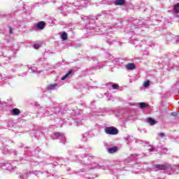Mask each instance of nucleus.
<instances>
[{"label": "nucleus", "instance_id": "nucleus-1", "mask_svg": "<svg viewBox=\"0 0 179 179\" xmlns=\"http://www.w3.org/2000/svg\"><path fill=\"white\" fill-rule=\"evenodd\" d=\"M105 134L107 135H117L118 134V129L115 127H106L105 128Z\"/></svg>", "mask_w": 179, "mask_h": 179}, {"label": "nucleus", "instance_id": "nucleus-2", "mask_svg": "<svg viewBox=\"0 0 179 179\" xmlns=\"http://www.w3.org/2000/svg\"><path fill=\"white\" fill-rule=\"evenodd\" d=\"M55 136H56L58 139H59L62 143H64L66 138H65V135L64 134H61L59 132L55 133Z\"/></svg>", "mask_w": 179, "mask_h": 179}, {"label": "nucleus", "instance_id": "nucleus-3", "mask_svg": "<svg viewBox=\"0 0 179 179\" xmlns=\"http://www.w3.org/2000/svg\"><path fill=\"white\" fill-rule=\"evenodd\" d=\"M37 29H38L39 30H43V29H44V27H45V22L43 21H41L39 22L37 25H36Z\"/></svg>", "mask_w": 179, "mask_h": 179}, {"label": "nucleus", "instance_id": "nucleus-4", "mask_svg": "<svg viewBox=\"0 0 179 179\" xmlns=\"http://www.w3.org/2000/svg\"><path fill=\"white\" fill-rule=\"evenodd\" d=\"M125 68L127 71H132L135 69V64L134 63H129L125 66Z\"/></svg>", "mask_w": 179, "mask_h": 179}, {"label": "nucleus", "instance_id": "nucleus-5", "mask_svg": "<svg viewBox=\"0 0 179 179\" xmlns=\"http://www.w3.org/2000/svg\"><path fill=\"white\" fill-rule=\"evenodd\" d=\"M146 122H148V124H150V125H156V120H155L152 117L147 118Z\"/></svg>", "mask_w": 179, "mask_h": 179}, {"label": "nucleus", "instance_id": "nucleus-6", "mask_svg": "<svg viewBox=\"0 0 179 179\" xmlns=\"http://www.w3.org/2000/svg\"><path fill=\"white\" fill-rule=\"evenodd\" d=\"M125 3V0H115V5L117 6H122Z\"/></svg>", "mask_w": 179, "mask_h": 179}, {"label": "nucleus", "instance_id": "nucleus-7", "mask_svg": "<svg viewBox=\"0 0 179 179\" xmlns=\"http://www.w3.org/2000/svg\"><path fill=\"white\" fill-rule=\"evenodd\" d=\"M30 174H33V172H29L27 173H22L20 176V179H27V178H29V176H30Z\"/></svg>", "mask_w": 179, "mask_h": 179}, {"label": "nucleus", "instance_id": "nucleus-8", "mask_svg": "<svg viewBox=\"0 0 179 179\" xmlns=\"http://www.w3.org/2000/svg\"><path fill=\"white\" fill-rule=\"evenodd\" d=\"M117 150H118V148L117 147L110 148L108 149V152L113 154V153H115Z\"/></svg>", "mask_w": 179, "mask_h": 179}, {"label": "nucleus", "instance_id": "nucleus-9", "mask_svg": "<svg viewBox=\"0 0 179 179\" xmlns=\"http://www.w3.org/2000/svg\"><path fill=\"white\" fill-rule=\"evenodd\" d=\"M57 87H58V85H57V84H52V85H50L48 87V90H55Z\"/></svg>", "mask_w": 179, "mask_h": 179}, {"label": "nucleus", "instance_id": "nucleus-10", "mask_svg": "<svg viewBox=\"0 0 179 179\" xmlns=\"http://www.w3.org/2000/svg\"><path fill=\"white\" fill-rule=\"evenodd\" d=\"M71 73H73V70L69 71L68 73L62 78V80H65V79L69 78V75H71Z\"/></svg>", "mask_w": 179, "mask_h": 179}, {"label": "nucleus", "instance_id": "nucleus-11", "mask_svg": "<svg viewBox=\"0 0 179 179\" xmlns=\"http://www.w3.org/2000/svg\"><path fill=\"white\" fill-rule=\"evenodd\" d=\"M153 169H157L158 170H165L166 166L163 165L156 164L153 166Z\"/></svg>", "mask_w": 179, "mask_h": 179}, {"label": "nucleus", "instance_id": "nucleus-12", "mask_svg": "<svg viewBox=\"0 0 179 179\" xmlns=\"http://www.w3.org/2000/svg\"><path fill=\"white\" fill-rule=\"evenodd\" d=\"M13 115H19L20 114V110L17 108H14L12 110Z\"/></svg>", "mask_w": 179, "mask_h": 179}, {"label": "nucleus", "instance_id": "nucleus-13", "mask_svg": "<svg viewBox=\"0 0 179 179\" xmlns=\"http://www.w3.org/2000/svg\"><path fill=\"white\" fill-rule=\"evenodd\" d=\"M61 38L63 40V41H65V40L68 39V34L66 32H63L61 35Z\"/></svg>", "mask_w": 179, "mask_h": 179}, {"label": "nucleus", "instance_id": "nucleus-14", "mask_svg": "<svg viewBox=\"0 0 179 179\" xmlns=\"http://www.w3.org/2000/svg\"><path fill=\"white\" fill-rule=\"evenodd\" d=\"M173 11L175 12V13H179V3L174 6Z\"/></svg>", "mask_w": 179, "mask_h": 179}, {"label": "nucleus", "instance_id": "nucleus-15", "mask_svg": "<svg viewBox=\"0 0 179 179\" xmlns=\"http://www.w3.org/2000/svg\"><path fill=\"white\" fill-rule=\"evenodd\" d=\"M140 108H145V107L148 106V104L145 102H141L138 103Z\"/></svg>", "mask_w": 179, "mask_h": 179}, {"label": "nucleus", "instance_id": "nucleus-16", "mask_svg": "<svg viewBox=\"0 0 179 179\" xmlns=\"http://www.w3.org/2000/svg\"><path fill=\"white\" fill-rule=\"evenodd\" d=\"M149 85H150V81L147 80V81L144 82V83L143 84V86L144 87H148L149 86Z\"/></svg>", "mask_w": 179, "mask_h": 179}, {"label": "nucleus", "instance_id": "nucleus-17", "mask_svg": "<svg viewBox=\"0 0 179 179\" xmlns=\"http://www.w3.org/2000/svg\"><path fill=\"white\" fill-rule=\"evenodd\" d=\"M31 70L32 71V72H33L34 73H37V67H36V66H32V67H31Z\"/></svg>", "mask_w": 179, "mask_h": 179}, {"label": "nucleus", "instance_id": "nucleus-18", "mask_svg": "<svg viewBox=\"0 0 179 179\" xmlns=\"http://www.w3.org/2000/svg\"><path fill=\"white\" fill-rule=\"evenodd\" d=\"M112 87H113V89H115V90H117V89H119L120 85H117V84H113V85H112Z\"/></svg>", "mask_w": 179, "mask_h": 179}, {"label": "nucleus", "instance_id": "nucleus-19", "mask_svg": "<svg viewBox=\"0 0 179 179\" xmlns=\"http://www.w3.org/2000/svg\"><path fill=\"white\" fill-rule=\"evenodd\" d=\"M171 115H172L173 117H177V115H178V112H172L171 113Z\"/></svg>", "mask_w": 179, "mask_h": 179}, {"label": "nucleus", "instance_id": "nucleus-20", "mask_svg": "<svg viewBox=\"0 0 179 179\" xmlns=\"http://www.w3.org/2000/svg\"><path fill=\"white\" fill-rule=\"evenodd\" d=\"M34 48H35V50H38L40 48V45L38 44H35L34 45Z\"/></svg>", "mask_w": 179, "mask_h": 179}, {"label": "nucleus", "instance_id": "nucleus-21", "mask_svg": "<svg viewBox=\"0 0 179 179\" xmlns=\"http://www.w3.org/2000/svg\"><path fill=\"white\" fill-rule=\"evenodd\" d=\"M158 136H160V138H164L165 134H164V133H159Z\"/></svg>", "mask_w": 179, "mask_h": 179}, {"label": "nucleus", "instance_id": "nucleus-22", "mask_svg": "<svg viewBox=\"0 0 179 179\" xmlns=\"http://www.w3.org/2000/svg\"><path fill=\"white\" fill-rule=\"evenodd\" d=\"M149 152L150 153H152V152H155V148L151 147L150 148H149Z\"/></svg>", "mask_w": 179, "mask_h": 179}, {"label": "nucleus", "instance_id": "nucleus-23", "mask_svg": "<svg viewBox=\"0 0 179 179\" xmlns=\"http://www.w3.org/2000/svg\"><path fill=\"white\" fill-rule=\"evenodd\" d=\"M127 141H128L129 142H131V136H127L126 137Z\"/></svg>", "mask_w": 179, "mask_h": 179}, {"label": "nucleus", "instance_id": "nucleus-24", "mask_svg": "<svg viewBox=\"0 0 179 179\" xmlns=\"http://www.w3.org/2000/svg\"><path fill=\"white\" fill-rule=\"evenodd\" d=\"M166 152H167V149L164 148V149L162 150V153H166Z\"/></svg>", "mask_w": 179, "mask_h": 179}, {"label": "nucleus", "instance_id": "nucleus-25", "mask_svg": "<svg viewBox=\"0 0 179 179\" xmlns=\"http://www.w3.org/2000/svg\"><path fill=\"white\" fill-rule=\"evenodd\" d=\"M9 31H10V34H12V28L10 27H9Z\"/></svg>", "mask_w": 179, "mask_h": 179}, {"label": "nucleus", "instance_id": "nucleus-26", "mask_svg": "<svg viewBox=\"0 0 179 179\" xmlns=\"http://www.w3.org/2000/svg\"><path fill=\"white\" fill-rule=\"evenodd\" d=\"M34 174L35 175V176H37V173L36 172H35V173H34Z\"/></svg>", "mask_w": 179, "mask_h": 179}, {"label": "nucleus", "instance_id": "nucleus-27", "mask_svg": "<svg viewBox=\"0 0 179 179\" xmlns=\"http://www.w3.org/2000/svg\"><path fill=\"white\" fill-rule=\"evenodd\" d=\"M0 103H1V101H0Z\"/></svg>", "mask_w": 179, "mask_h": 179}]
</instances>
